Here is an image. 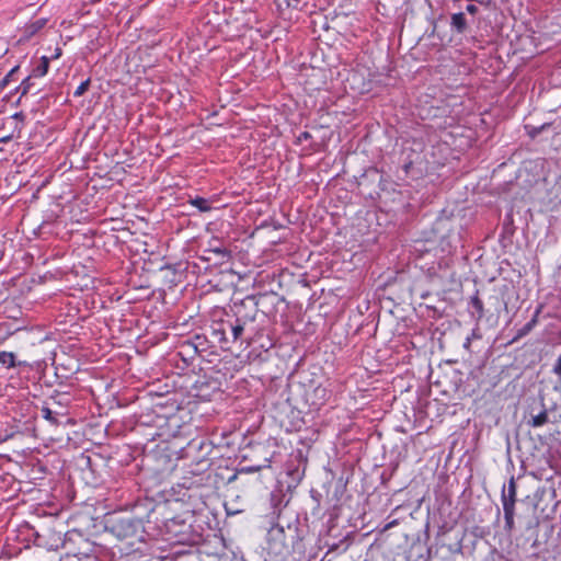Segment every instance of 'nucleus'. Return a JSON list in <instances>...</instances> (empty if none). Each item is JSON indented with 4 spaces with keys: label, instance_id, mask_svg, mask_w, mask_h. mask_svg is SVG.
<instances>
[{
    "label": "nucleus",
    "instance_id": "9d476101",
    "mask_svg": "<svg viewBox=\"0 0 561 561\" xmlns=\"http://www.w3.org/2000/svg\"><path fill=\"white\" fill-rule=\"evenodd\" d=\"M47 19L45 18H42V19H38L36 21H33L28 24H26L23 30H22V37H21V41H28L31 39L34 35H36L42 28L45 27V25L47 24Z\"/></svg>",
    "mask_w": 561,
    "mask_h": 561
},
{
    "label": "nucleus",
    "instance_id": "bb28decb",
    "mask_svg": "<svg viewBox=\"0 0 561 561\" xmlns=\"http://www.w3.org/2000/svg\"><path fill=\"white\" fill-rule=\"evenodd\" d=\"M473 339H481V334H480V332H479V328H478V327H477V328H474V329L472 330L471 335L467 337V340H466V342H465L463 346L468 348V347H469V345H470V343H471V341H472Z\"/></svg>",
    "mask_w": 561,
    "mask_h": 561
},
{
    "label": "nucleus",
    "instance_id": "7ed1b4c3",
    "mask_svg": "<svg viewBox=\"0 0 561 561\" xmlns=\"http://www.w3.org/2000/svg\"><path fill=\"white\" fill-rule=\"evenodd\" d=\"M276 298V295H249L239 302H234L231 307L232 316L237 319V321L242 324L247 331L254 335L255 329L253 327L256 317L259 314V308L261 305V300Z\"/></svg>",
    "mask_w": 561,
    "mask_h": 561
},
{
    "label": "nucleus",
    "instance_id": "2f4dec72",
    "mask_svg": "<svg viewBox=\"0 0 561 561\" xmlns=\"http://www.w3.org/2000/svg\"><path fill=\"white\" fill-rule=\"evenodd\" d=\"M19 70V67H14L3 79V84H7L13 75Z\"/></svg>",
    "mask_w": 561,
    "mask_h": 561
},
{
    "label": "nucleus",
    "instance_id": "423d86ee",
    "mask_svg": "<svg viewBox=\"0 0 561 561\" xmlns=\"http://www.w3.org/2000/svg\"><path fill=\"white\" fill-rule=\"evenodd\" d=\"M329 389L323 385H318L306 391V402L311 409H320L330 398Z\"/></svg>",
    "mask_w": 561,
    "mask_h": 561
},
{
    "label": "nucleus",
    "instance_id": "cd10ccee",
    "mask_svg": "<svg viewBox=\"0 0 561 561\" xmlns=\"http://www.w3.org/2000/svg\"><path fill=\"white\" fill-rule=\"evenodd\" d=\"M203 445H204V440H202V439H192L187 444V447L190 449H202Z\"/></svg>",
    "mask_w": 561,
    "mask_h": 561
},
{
    "label": "nucleus",
    "instance_id": "ea45409f",
    "mask_svg": "<svg viewBox=\"0 0 561 561\" xmlns=\"http://www.w3.org/2000/svg\"><path fill=\"white\" fill-rule=\"evenodd\" d=\"M336 548H337V545H333V546L330 548L329 552H330V551H332V550H334V549H336Z\"/></svg>",
    "mask_w": 561,
    "mask_h": 561
},
{
    "label": "nucleus",
    "instance_id": "9b49d317",
    "mask_svg": "<svg viewBox=\"0 0 561 561\" xmlns=\"http://www.w3.org/2000/svg\"><path fill=\"white\" fill-rule=\"evenodd\" d=\"M541 310H542V306H539V307L536 309V311H535V313H534L533 318H531V319H530V320H529V321H528V322H527L523 328H520V329L517 331L516 335L513 337V340L511 341V343L517 342L518 340H520L522 337L526 336L527 334H529V333L533 331V329H534V328L537 325V323H538V317H539V314H540Z\"/></svg>",
    "mask_w": 561,
    "mask_h": 561
},
{
    "label": "nucleus",
    "instance_id": "c9c22d12",
    "mask_svg": "<svg viewBox=\"0 0 561 561\" xmlns=\"http://www.w3.org/2000/svg\"><path fill=\"white\" fill-rule=\"evenodd\" d=\"M61 56V49L59 47H57L55 49V54L51 56L53 59H57Z\"/></svg>",
    "mask_w": 561,
    "mask_h": 561
},
{
    "label": "nucleus",
    "instance_id": "a878e982",
    "mask_svg": "<svg viewBox=\"0 0 561 561\" xmlns=\"http://www.w3.org/2000/svg\"><path fill=\"white\" fill-rule=\"evenodd\" d=\"M32 78L33 77H31V75H30L27 78H25L22 81V83H21V85L19 88L21 90V95H25V94H27L30 92L31 87H32V82H31Z\"/></svg>",
    "mask_w": 561,
    "mask_h": 561
},
{
    "label": "nucleus",
    "instance_id": "20e7f679",
    "mask_svg": "<svg viewBox=\"0 0 561 561\" xmlns=\"http://www.w3.org/2000/svg\"><path fill=\"white\" fill-rule=\"evenodd\" d=\"M141 419H145L141 421L142 424L153 423V426L157 427L158 431L152 434V438L156 436H174L176 428L179 427V417L176 415H171L168 417L163 415H156L152 417L151 414H146L141 416Z\"/></svg>",
    "mask_w": 561,
    "mask_h": 561
},
{
    "label": "nucleus",
    "instance_id": "473e14b6",
    "mask_svg": "<svg viewBox=\"0 0 561 561\" xmlns=\"http://www.w3.org/2000/svg\"><path fill=\"white\" fill-rule=\"evenodd\" d=\"M263 466H253L248 468H242L239 472H254L262 468Z\"/></svg>",
    "mask_w": 561,
    "mask_h": 561
},
{
    "label": "nucleus",
    "instance_id": "c85d7f7f",
    "mask_svg": "<svg viewBox=\"0 0 561 561\" xmlns=\"http://www.w3.org/2000/svg\"><path fill=\"white\" fill-rule=\"evenodd\" d=\"M552 371L561 377V355L557 358L556 364L553 365Z\"/></svg>",
    "mask_w": 561,
    "mask_h": 561
},
{
    "label": "nucleus",
    "instance_id": "2eb2a0df",
    "mask_svg": "<svg viewBox=\"0 0 561 561\" xmlns=\"http://www.w3.org/2000/svg\"><path fill=\"white\" fill-rule=\"evenodd\" d=\"M173 561H201L197 549H188L183 551H176L173 557Z\"/></svg>",
    "mask_w": 561,
    "mask_h": 561
},
{
    "label": "nucleus",
    "instance_id": "dca6fc26",
    "mask_svg": "<svg viewBox=\"0 0 561 561\" xmlns=\"http://www.w3.org/2000/svg\"><path fill=\"white\" fill-rule=\"evenodd\" d=\"M0 364L12 368L15 366H26V362H15V355L12 352H0Z\"/></svg>",
    "mask_w": 561,
    "mask_h": 561
},
{
    "label": "nucleus",
    "instance_id": "e433bc0d",
    "mask_svg": "<svg viewBox=\"0 0 561 561\" xmlns=\"http://www.w3.org/2000/svg\"><path fill=\"white\" fill-rule=\"evenodd\" d=\"M238 473H239V472H234L232 476H230V477L228 478L227 482H228V483H232V482L237 479Z\"/></svg>",
    "mask_w": 561,
    "mask_h": 561
},
{
    "label": "nucleus",
    "instance_id": "7c9ffc66",
    "mask_svg": "<svg viewBox=\"0 0 561 561\" xmlns=\"http://www.w3.org/2000/svg\"><path fill=\"white\" fill-rule=\"evenodd\" d=\"M396 525H398V520L397 519H393L389 523H387L382 529H381V533H386L387 530L391 529L392 527H394Z\"/></svg>",
    "mask_w": 561,
    "mask_h": 561
},
{
    "label": "nucleus",
    "instance_id": "412c9836",
    "mask_svg": "<svg viewBox=\"0 0 561 561\" xmlns=\"http://www.w3.org/2000/svg\"><path fill=\"white\" fill-rule=\"evenodd\" d=\"M505 519V530L511 533L514 528L515 510H503Z\"/></svg>",
    "mask_w": 561,
    "mask_h": 561
},
{
    "label": "nucleus",
    "instance_id": "a211bd4d",
    "mask_svg": "<svg viewBox=\"0 0 561 561\" xmlns=\"http://www.w3.org/2000/svg\"><path fill=\"white\" fill-rule=\"evenodd\" d=\"M50 58L43 56L39 64L33 69L31 77L38 78L47 73Z\"/></svg>",
    "mask_w": 561,
    "mask_h": 561
},
{
    "label": "nucleus",
    "instance_id": "c756f323",
    "mask_svg": "<svg viewBox=\"0 0 561 561\" xmlns=\"http://www.w3.org/2000/svg\"><path fill=\"white\" fill-rule=\"evenodd\" d=\"M466 11L471 15H476L479 12V8L476 4L470 3L466 7Z\"/></svg>",
    "mask_w": 561,
    "mask_h": 561
},
{
    "label": "nucleus",
    "instance_id": "f8f14e48",
    "mask_svg": "<svg viewBox=\"0 0 561 561\" xmlns=\"http://www.w3.org/2000/svg\"><path fill=\"white\" fill-rule=\"evenodd\" d=\"M469 311L477 323L484 317L483 301L479 298L478 291L470 299Z\"/></svg>",
    "mask_w": 561,
    "mask_h": 561
},
{
    "label": "nucleus",
    "instance_id": "ddd939ff",
    "mask_svg": "<svg viewBox=\"0 0 561 561\" xmlns=\"http://www.w3.org/2000/svg\"><path fill=\"white\" fill-rule=\"evenodd\" d=\"M541 405L542 411L538 413L537 415H533L530 420H528V425L533 427H540L545 425L548 422V411L551 410L550 408H547V405L543 402V398H541Z\"/></svg>",
    "mask_w": 561,
    "mask_h": 561
},
{
    "label": "nucleus",
    "instance_id": "39448f33",
    "mask_svg": "<svg viewBox=\"0 0 561 561\" xmlns=\"http://www.w3.org/2000/svg\"><path fill=\"white\" fill-rule=\"evenodd\" d=\"M222 327L227 330V334L232 343L245 342L247 344H250L253 339L252 334H250L233 316L227 314V318L222 319Z\"/></svg>",
    "mask_w": 561,
    "mask_h": 561
},
{
    "label": "nucleus",
    "instance_id": "a19ab883",
    "mask_svg": "<svg viewBox=\"0 0 561 561\" xmlns=\"http://www.w3.org/2000/svg\"><path fill=\"white\" fill-rule=\"evenodd\" d=\"M197 542H198V540H193L191 546L196 545Z\"/></svg>",
    "mask_w": 561,
    "mask_h": 561
},
{
    "label": "nucleus",
    "instance_id": "393cba45",
    "mask_svg": "<svg viewBox=\"0 0 561 561\" xmlns=\"http://www.w3.org/2000/svg\"><path fill=\"white\" fill-rule=\"evenodd\" d=\"M208 251L217 254L221 259L230 257V252L226 248H222V247H215V248L209 249Z\"/></svg>",
    "mask_w": 561,
    "mask_h": 561
},
{
    "label": "nucleus",
    "instance_id": "4be33fe9",
    "mask_svg": "<svg viewBox=\"0 0 561 561\" xmlns=\"http://www.w3.org/2000/svg\"><path fill=\"white\" fill-rule=\"evenodd\" d=\"M551 126L550 123H545L540 126H526V129H527V133H528V136L531 137V138H536L538 135H540L543 130H546L547 128H549Z\"/></svg>",
    "mask_w": 561,
    "mask_h": 561
},
{
    "label": "nucleus",
    "instance_id": "1a4fd4ad",
    "mask_svg": "<svg viewBox=\"0 0 561 561\" xmlns=\"http://www.w3.org/2000/svg\"><path fill=\"white\" fill-rule=\"evenodd\" d=\"M454 228V220L448 217H439L434 224V231L442 240L451 238V229Z\"/></svg>",
    "mask_w": 561,
    "mask_h": 561
},
{
    "label": "nucleus",
    "instance_id": "f704fd0d",
    "mask_svg": "<svg viewBox=\"0 0 561 561\" xmlns=\"http://www.w3.org/2000/svg\"><path fill=\"white\" fill-rule=\"evenodd\" d=\"M287 4L288 7L297 8L299 4V0H288Z\"/></svg>",
    "mask_w": 561,
    "mask_h": 561
},
{
    "label": "nucleus",
    "instance_id": "f257e3e1",
    "mask_svg": "<svg viewBox=\"0 0 561 561\" xmlns=\"http://www.w3.org/2000/svg\"><path fill=\"white\" fill-rule=\"evenodd\" d=\"M106 528L122 542V552L128 554L140 551L146 537L141 518L128 514H113L106 522Z\"/></svg>",
    "mask_w": 561,
    "mask_h": 561
},
{
    "label": "nucleus",
    "instance_id": "5701e85b",
    "mask_svg": "<svg viewBox=\"0 0 561 561\" xmlns=\"http://www.w3.org/2000/svg\"><path fill=\"white\" fill-rule=\"evenodd\" d=\"M195 469H192L190 472L193 474H198L205 470H207L210 467V459L208 458H202L195 463Z\"/></svg>",
    "mask_w": 561,
    "mask_h": 561
},
{
    "label": "nucleus",
    "instance_id": "aec40b11",
    "mask_svg": "<svg viewBox=\"0 0 561 561\" xmlns=\"http://www.w3.org/2000/svg\"><path fill=\"white\" fill-rule=\"evenodd\" d=\"M198 351V346L195 342L193 341H185L182 345H181V351H180V354L181 355H194L196 354Z\"/></svg>",
    "mask_w": 561,
    "mask_h": 561
},
{
    "label": "nucleus",
    "instance_id": "f03ea898",
    "mask_svg": "<svg viewBox=\"0 0 561 561\" xmlns=\"http://www.w3.org/2000/svg\"><path fill=\"white\" fill-rule=\"evenodd\" d=\"M267 550L270 554L283 559L304 551L302 538L298 527L288 525L286 528L279 525L272 527L267 534Z\"/></svg>",
    "mask_w": 561,
    "mask_h": 561
},
{
    "label": "nucleus",
    "instance_id": "6ab92c4d",
    "mask_svg": "<svg viewBox=\"0 0 561 561\" xmlns=\"http://www.w3.org/2000/svg\"><path fill=\"white\" fill-rule=\"evenodd\" d=\"M193 206H195L196 208H198L199 211L202 213H206V211H209L211 209V206L209 204V202L204 198V197H195L193 199H191L190 202Z\"/></svg>",
    "mask_w": 561,
    "mask_h": 561
},
{
    "label": "nucleus",
    "instance_id": "72a5a7b5",
    "mask_svg": "<svg viewBox=\"0 0 561 561\" xmlns=\"http://www.w3.org/2000/svg\"><path fill=\"white\" fill-rule=\"evenodd\" d=\"M309 138H311V135H310L308 131H302V133L299 135L298 140H299V141H302V140H307V139H309Z\"/></svg>",
    "mask_w": 561,
    "mask_h": 561
},
{
    "label": "nucleus",
    "instance_id": "4c0bfd02",
    "mask_svg": "<svg viewBox=\"0 0 561 561\" xmlns=\"http://www.w3.org/2000/svg\"><path fill=\"white\" fill-rule=\"evenodd\" d=\"M12 139V136H4L2 138H0V142L2 144H7L8 141H10Z\"/></svg>",
    "mask_w": 561,
    "mask_h": 561
},
{
    "label": "nucleus",
    "instance_id": "4468645a",
    "mask_svg": "<svg viewBox=\"0 0 561 561\" xmlns=\"http://www.w3.org/2000/svg\"><path fill=\"white\" fill-rule=\"evenodd\" d=\"M450 25L458 34H463L468 28L465 14L462 12L454 13L451 15Z\"/></svg>",
    "mask_w": 561,
    "mask_h": 561
},
{
    "label": "nucleus",
    "instance_id": "b1692460",
    "mask_svg": "<svg viewBox=\"0 0 561 561\" xmlns=\"http://www.w3.org/2000/svg\"><path fill=\"white\" fill-rule=\"evenodd\" d=\"M90 83V79H87L85 81L81 82V84L73 92V95L77 98L83 95L88 91Z\"/></svg>",
    "mask_w": 561,
    "mask_h": 561
},
{
    "label": "nucleus",
    "instance_id": "58836bf2",
    "mask_svg": "<svg viewBox=\"0 0 561 561\" xmlns=\"http://www.w3.org/2000/svg\"><path fill=\"white\" fill-rule=\"evenodd\" d=\"M58 403H61V402L57 400V403H55V404L53 405V408H54V409H58Z\"/></svg>",
    "mask_w": 561,
    "mask_h": 561
},
{
    "label": "nucleus",
    "instance_id": "f3484780",
    "mask_svg": "<svg viewBox=\"0 0 561 561\" xmlns=\"http://www.w3.org/2000/svg\"><path fill=\"white\" fill-rule=\"evenodd\" d=\"M213 335L219 343H230V337L227 334V330L222 327V320L216 322L213 325Z\"/></svg>",
    "mask_w": 561,
    "mask_h": 561
},
{
    "label": "nucleus",
    "instance_id": "6e6552de",
    "mask_svg": "<svg viewBox=\"0 0 561 561\" xmlns=\"http://www.w3.org/2000/svg\"><path fill=\"white\" fill-rule=\"evenodd\" d=\"M516 482L514 477L510 479L508 485L503 486L501 501L503 505V510H515L516 503Z\"/></svg>",
    "mask_w": 561,
    "mask_h": 561
},
{
    "label": "nucleus",
    "instance_id": "0eeeda50",
    "mask_svg": "<svg viewBox=\"0 0 561 561\" xmlns=\"http://www.w3.org/2000/svg\"><path fill=\"white\" fill-rule=\"evenodd\" d=\"M57 403L56 397H50L47 401L44 402V405L41 409V413L43 419L48 421L53 425H59L58 416H62L66 414V408L62 403H58V409H54L53 405Z\"/></svg>",
    "mask_w": 561,
    "mask_h": 561
}]
</instances>
